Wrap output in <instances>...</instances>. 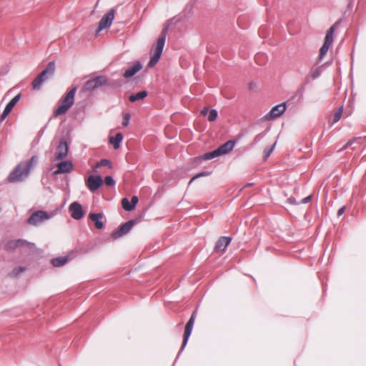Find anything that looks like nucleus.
<instances>
[{"instance_id": "nucleus-1", "label": "nucleus", "mask_w": 366, "mask_h": 366, "mask_svg": "<svg viewBox=\"0 0 366 366\" xmlns=\"http://www.w3.org/2000/svg\"><path fill=\"white\" fill-rule=\"evenodd\" d=\"M38 162L39 157L37 155L32 156L27 162L22 161L19 162L9 173L7 181L11 183L24 181Z\"/></svg>"}, {"instance_id": "nucleus-2", "label": "nucleus", "mask_w": 366, "mask_h": 366, "mask_svg": "<svg viewBox=\"0 0 366 366\" xmlns=\"http://www.w3.org/2000/svg\"><path fill=\"white\" fill-rule=\"evenodd\" d=\"M76 90L77 87L74 86L61 98L59 107L53 112L54 117H57L66 114V112L73 106Z\"/></svg>"}, {"instance_id": "nucleus-3", "label": "nucleus", "mask_w": 366, "mask_h": 366, "mask_svg": "<svg viewBox=\"0 0 366 366\" xmlns=\"http://www.w3.org/2000/svg\"><path fill=\"white\" fill-rule=\"evenodd\" d=\"M195 312H196V311H194L192 312V315L190 316L189 320H188V322L186 324L185 329H184V335H183V340H182V346H181V347H180V349H179V350L178 352V354H177V355L176 357V359L174 360L173 366L174 365V364L177 361V359L179 358V357L180 356L181 353L182 352V351L184 350L186 345H187V342H188L189 337H190V335L192 334V329H193L194 324V320H195L194 315H195Z\"/></svg>"}, {"instance_id": "nucleus-4", "label": "nucleus", "mask_w": 366, "mask_h": 366, "mask_svg": "<svg viewBox=\"0 0 366 366\" xmlns=\"http://www.w3.org/2000/svg\"><path fill=\"white\" fill-rule=\"evenodd\" d=\"M165 36L159 35L154 53L151 55L150 59L147 64L148 67H153L159 61L163 52L165 44Z\"/></svg>"}, {"instance_id": "nucleus-5", "label": "nucleus", "mask_w": 366, "mask_h": 366, "mask_svg": "<svg viewBox=\"0 0 366 366\" xmlns=\"http://www.w3.org/2000/svg\"><path fill=\"white\" fill-rule=\"evenodd\" d=\"M54 217L52 212L49 213L44 210H37L31 214V215L27 219L26 222L29 225L39 226L44 220L49 219Z\"/></svg>"}, {"instance_id": "nucleus-6", "label": "nucleus", "mask_w": 366, "mask_h": 366, "mask_svg": "<svg viewBox=\"0 0 366 366\" xmlns=\"http://www.w3.org/2000/svg\"><path fill=\"white\" fill-rule=\"evenodd\" d=\"M136 222V219H130L122 224L117 229L112 232V237L116 239L127 234L134 226Z\"/></svg>"}, {"instance_id": "nucleus-7", "label": "nucleus", "mask_w": 366, "mask_h": 366, "mask_svg": "<svg viewBox=\"0 0 366 366\" xmlns=\"http://www.w3.org/2000/svg\"><path fill=\"white\" fill-rule=\"evenodd\" d=\"M114 12L115 10L112 9L102 17L99 22L98 29L97 30V33L100 32L104 29L109 28L111 26L114 19Z\"/></svg>"}, {"instance_id": "nucleus-8", "label": "nucleus", "mask_w": 366, "mask_h": 366, "mask_svg": "<svg viewBox=\"0 0 366 366\" xmlns=\"http://www.w3.org/2000/svg\"><path fill=\"white\" fill-rule=\"evenodd\" d=\"M69 149V144L66 139L64 137L61 138L55 152L56 159L58 160L64 159L67 156Z\"/></svg>"}, {"instance_id": "nucleus-9", "label": "nucleus", "mask_w": 366, "mask_h": 366, "mask_svg": "<svg viewBox=\"0 0 366 366\" xmlns=\"http://www.w3.org/2000/svg\"><path fill=\"white\" fill-rule=\"evenodd\" d=\"M104 183L100 175H89L86 180V185L92 192L97 191Z\"/></svg>"}, {"instance_id": "nucleus-10", "label": "nucleus", "mask_w": 366, "mask_h": 366, "mask_svg": "<svg viewBox=\"0 0 366 366\" xmlns=\"http://www.w3.org/2000/svg\"><path fill=\"white\" fill-rule=\"evenodd\" d=\"M286 110V103H282L276 105L264 116L267 120L273 119L276 117H280Z\"/></svg>"}, {"instance_id": "nucleus-11", "label": "nucleus", "mask_w": 366, "mask_h": 366, "mask_svg": "<svg viewBox=\"0 0 366 366\" xmlns=\"http://www.w3.org/2000/svg\"><path fill=\"white\" fill-rule=\"evenodd\" d=\"M69 211L71 212V217L76 220L81 219L84 215L82 206L78 202H72L69 205Z\"/></svg>"}, {"instance_id": "nucleus-12", "label": "nucleus", "mask_w": 366, "mask_h": 366, "mask_svg": "<svg viewBox=\"0 0 366 366\" xmlns=\"http://www.w3.org/2000/svg\"><path fill=\"white\" fill-rule=\"evenodd\" d=\"M242 134H239L237 139H230L227 141L223 144L220 145L217 149L219 154V155L227 154L234 149L236 145L238 139L241 137Z\"/></svg>"}, {"instance_id": "nucleus-13", "label": "nucleus", "mask_w": 366, "mask_h": 366, "mask_svg": "<svg viewBox=\"0 0 366 366\" xmlns=\"http://www.w3.org/2000/svg\"><path fill=\"white\" fill-rule=\"evenodd\" d=\"M56 169L54 172V175L70 173L73 170V164L70 161H61L56 165Z\"/></svg>"}, {"instance_id": "nucleus-14", "label": "nucleus", "mask_w": 366, "mask_h": 366, "mask_svg": "<svg viewBox=\"0 0 366 366\" xmlns=\"http://www.w3.org/2000/svg\"><path fill=\"white\" fill-rule=\"evenodd\" d=\"M142 69V64L140 61H135L132 66L125 69L123 76L126 79L133 77L137 72Z\"/></svg>"}, {"instance_id": "nucleus-15", "label": "nucleus", "mask_w": 366, "mask_h": 366, "mask_svg": "<svg viewBox=\"0 0 366 366\" xmlns=\"http://www.w3.org/2000/svg\"><path fill=\"white\" fill-rule=\"evenodd\" d=\"M21 97V94L19 93L14 98H12L5 107L2 114H1V120L6 119V117L10 114L15 105L19 102Z\"/></svg>"}, {"instance_id": "nucleus-16", "label": "nucleus", "mask_w": 366, "mask_h": 366, "mask_svg": "<svg viewBox=\"0 0 366 366\" xmlns=\"http://www.w3.org/2000/svg\"><path fill=\"white\" fill-rule=\"evenodd\" d=\"M219 156L220 155L217 149H216L213 151L206 152L202 155L195 157L194 159V163L196 164H199L202 162V160H210Z\"/></svg>"}, {"instance_id": "nucleus-17", "label": "nucleus", "mask_w": 366, "mask_h": 366, "mask_svg": "<svg viewBox=\"0 0 366 366\" xmlns=\"http://www.w3.org/2000/svg\"><path fill=\"white\" fill-rule=\"evenodd\" d=\"M232 238L229 237H221L215 244L214 251L216 252H224L227 247L230 244Z\"/></svg>"}, {"instance_id": "nucleus-18", "label": "nucleus", "mask_w": 366, "mask_h": 366, "mask_svg": "<svg viewBox=\"0 0 366 366\" xmlns=\"http://www.w3.org/2000/svg\"><path fill=\"white\" fill-rule=\"evenodd\" d=\"M55 61H51L48 63L46 68L42 70V71L39 74V76H41L42 79L45 81L51 76L55 71Z\"/></svg>"}, {"instance_id": "nucleus-19", "label": "nucleus", "mask_w": 366, "mask_h": 366, "mask_svg": "<svg viewBox=\"0 0 366 366\" xmlns=\"http://www.w3.org/2000/svg\"><path fill=\"white\" fill-rule=\"evenodd\" d=\"M89 219L94 222L95 227L98 229H102L104 227V224L102 222V219L103 217L102 213L97 212V213H90L89 214Z\"/></svg>"}, {"instance_id": "nucleus-20", "label": "nucleus", "mask_w": 366, "mask_h": 366, "mask_svg": "<svg viewBox=\"0 0 366 366\" xmlns=\"http://www.w3.org/2000/svg\"><path fill=\"white\" fill-rule=\"evenodd\" d=\"M94 79L95 81V84H97V88H99L100 86H112V84L109 81L107 77L104 75H99L95 77H94ZM113 86H120V84H113Z\"/></svg>"}, {"instance_id": "nucleus-21", "label": "nucleus", "mask_w": 366, "mask_h": 366, "mask_svg": "<svg viewBox=\"0 0 366 366\" xmlns=\"http://www.w3.org/2000/svg\"><path fill=\"white\" fill-rule=\"evenodd\" d=\"M341 20L335 22L327 31L324 43L331 45L333 43L334 39L333 35L336 29L337 25L340 22Z\"/></svg>"}, {"instance_id": "nucleus-22", "label": "nucleus", "mask_w": 366, "mask_h": 366, "mask_svg": "<svg viewBox=\"0 0 366 366\" xmlns=\"http://www.w3.org/2000/svg\"><path fill=\"white\" fill-rule=\"evenodd\" d=\"M123 137V134L121 132H117L114 136L109 137V142L113 145L115 149H117L120 147Z\"/></svg>"}, {"instance_id": "nucleus-23", "label": "nucleus", "mask_w": 366, "mask_h": 366, "mask_svg": "<svg viewBox=\"0 0 366 366\" xmlns=\"http://www.w3.org/2000/svg\"><path fill=\"white\" fill-rule=\"evenodd\" d=\"M148 96V92L146 90L140 91L137 93H133L129 95V100L131 102H135L137 101L143 100Z\"/></svg>"}, {"instance_id": "nucleus-24", "label": "nucleus", "mask_w": 366, "mask_h": 366, "mask_svg": "<svg viewBox=\"0 0 366 366\" xmlns=\"http://www.w3.org/2000/svg\"><path fill=\"white\" fill-rule=\"evenodd\" d=\"M180 21V19L177 16H174L170 19H169L166 24L164 25V27L162 30L160 35L164 34L165 39L167 38V34L169 29L170 25L177 24Z\"/></svg>"}, {"instance_id": "nucleus-25", "label": "nucleus", "mask_w": 366, "mask_h": 366, "mask_svg": "<svg viewBox=\"0 0 366 366\" xmlns=\"http://www.w3.org/2000/svg\"><path fill=\"white\" fill-rule=\"evenodd\" d=\"M69 258L68 256L58 257L51 260L52 265L55 267H59L68 262Z\"/></svg>"}, {"instance_id": "nucleus-26", "label": "nucleus", "mask_w": 366, "mask_h": 366, "mask_svg": "<svg viewBox=\"0 0 366 366\" xmlns=\"http://www.w3.org/2000/svg\"><path fill=\"white\" fill-rule=\"evenodd\" d=\"M96 84H95V81L94 79V78L92 79H90L89 80H87L83 85L82 88H81V91L85 92H92L94 90H95L97 88L96 86Z\"/></svg>"}, {"instance_id": "nucleus-27", "label": "nucleus", "mask_w": 366, "mask_h": 366, "mask_svg": "<svg viewBox=\"0 0 366 366\" xmlns=\"http://www.w3.org/2000/svg\"><path fill=\"white\" fill-rule=\"evenodd\" d=\"M17 244H18V248L24 247H27L30 249H34L36 248V245L34 243L29 242L24 239H18Z\"/></svg>"}, {"instance_id": "nucleus-28", "label": "nucleus", "mask_w": 366, "mask_h": 366, "mask_svg": "<svg viewBox=\"0 0 366 366\" xmlns=\"http://www.w3.org/2000/svg\"><path fill=\"white\" fill-rule=\"evenodd\" d=\"M5 250L9 252H14L18 248L17 239L9 240L5 244Z\"/></svg>"}, {"instance_id": "nucleus-29", "label": "nucleus", "mask_w": 366, "mask_h": 366, "mask_svg": "<svg viewBox=\"0 0 366 366\" xmlns=\"http://www.w3.org/2000/svg\"><path fill=\"white\" fill-rule=\"evenodd\" d=\"M44 81L45 80L42 79L41 76L38 75L32 81L33 89L39 90Z\"/></svg>"}, {"instance_id": "nucleus-30", "label": "nucleus", "mask_w": 366, "mask_h": 366, "mask_svg": "<svg viewBox=\"0 0 366 366\" xmlns=\"http://www.w3.org/2000/svg\"><path fill=\"white\" fill-rule=\"evenodd\" d=\"M104 166H107L109 169L112 168V164L109 159H102L99 162H97V164H96L93 169L94 172H97V169L98 168Z\"/></svg>"}, {"instance_id": "nucleus-31", "label": "nucleus", "mask_w": 366, "mask_h": 366, "mask_svg": "<svg viewBox=\"0 0 366 366\" xmlns=\"http://www.w3.org/2000/svg\"><path fill=\"white\" fill-rule=\"evenodd\" d=\"M122 205L125 211L131 212L134 209V207L131 203V201H129L127 197H124L122 199Z\"/></svg>"}, {"instance_id": "nucleus-32", "label": "nucleus", "mask_w": 366, "mask_h": 366, "mask_svg": "<svg viewBox=\"0 0 366 366\" xmlns=\"http://www.w3.org/2000/svg\"><path fill=\"white\" fill-rule=\"evenodd\" d=\"M342 113V106L340 107L334 113L332 117V124L337 122L341 117Z\"/></svg>"}, {"instance_id": "nucleus-33", "label": "nucleus", "mask_w": 366, "mask_h": 366, "mask_svg": "<svg viewBox=\"0 0 366 366\" xmlns=\"http://www.w3.org/2000/svg\"><path fill=\"white\" fill-rule=\"evenodd\" d=\"M276 143H274L270 147H266L263 151V157L264 159H267L273 152L275 147Z\"/></svg>"}, {"instance_id": "nucleus-34", "label": "nucleus", "mask_w": 366, "mask_h": 366, "mask_svg": "<svg viewBox=\"0 0 366 366\" xmlns=\"http://www.w3.org/2000/svg\"><path fill=\"white\" fill-rule=\"evenodd\" d=\"M330 44H327L325 43L323 44V45L321 46L320 49V59H322L325 55L327 53L328 50H329V48H330Z\"/></svg>"}, {"instance_id": "nucleus-35", "label": "nucleus", "mask_w": 366, "mask_h": 366, "mask_svg": "<svg viewBox=\"0 0 366 366\" xmlns=\"http://www.w3.org/2000/svg\"><path fill=\"white\" fill-rule=\"evenodd\" d=\"M25 270H26V268L24 267H22V266H19V267H15L12 270V272L11 273V275L14 276V277H18L21 273H23Z\"/></svg>"}, {"instance_id": "nucleus-36", "label": "nucleus", "mask_w": 366, "mask_h": 366, "mask_svg": "<svg viewBox=\"0 0 366 366\" xmlns=\"http://www.w3.org/2000/svg\"><path fill=\"white\" fill-rule=\"evenodd\" d=\"M217 116H218V112H217V109H212L209 112V114H208V117L207 118H208V120L209 122H214V120L217 119Z\"/></svg>"}, {"instance_id": "nucleus-37", "label": "nucleus", "mask_w": 366, "mask_h": 366, "mask_svg": "<svg viewBox=\"0 0 366 366\" xmlns=\"http://www.w3.org/2000/svg\"><path fill=\"white\" fill-rule=\"evenodd\" d=\"M104 182L106 184V185L109 187H114L116 184L114 179L110 175L106 176L104 177Z\"/></svg>"}, {"instance_id": "nucleus-38", "label": "nucleus", "mask_w": 366, "mask_h": 366, "mask_svg": "<svg viewBox=\"0 0 366 366\" xmlns=\"http://www.w3.org/2000/svg\"><path fill=\"white\" fill-rule=\"evenodd\" d=\"M266 132H267V131H264V132L257 134L252 141V144L255 145V144H258L264 137Z\"/></svg>"}, {"instance_id": "nucleus-39", "label": "nucleus", "mask_w": 366, "mask_h": 366, "mask_svg": "<svg viewBox=\"0 0 366 366\" xmlns=\"http://www.w3.org/2000/svg\"><path fill=\"white\" fill-rule=\"evenodd\" d=\"M212 174L211 172H208V171H204V172H200L197 174H196L192 178V180H195L199 177H208L209 176L210 174Z\"/></svg>"}, {"instance_id": "nucleus-40", "label": "nucleus", "mask_w": 366, "mask_h": 366, "mask_svg": "<svg viewBox=\"0 0 366 366\" xmlns=\"http://www.w3.org/2000/svg\"><path fill=\"white\" fill-rule=\"evenodd\" d=\"M131 115L129 112L124 113L123 115L122 125L123 127H127L129 124Z\"/></svg>"}, {"instance_id": "nucleus-41", "label": "nucleus", "mask_w": 366, "mask_h": 366, "mask_svg": "<svg viewBox=\"0 0 366 366\" xmlns=\"http://www.w3.org/2000/svg\"><path fill=\"white\" fill-rule=\"evenodd\" d=\"M320 75H321V70H320V67L312 69L311 76L313 79L318 78Z\"/></svg>"}, {"instance_id": "nucleus-42", "label": "nucleus", "mask_w": 366, "mask_h": 366, "mask_svg": "<svg viewBox=\"0 0 366 366\" xmlns=\"http://www.w3.org/2000/svg\"><path fill=\"white\" fill-rule=\"evenodd\" d=\"M287 202L292 205H297L299 203L297 202L296 199L291 196L287 199Z\"/></svg>"}, {"instance_id": "nucleus-43", "label": "nucleus", "mask_w": 366, "mask_h": 366, "mask_svg": "<svg viewBox=\"0 0 366 366\" xmlns=\"http://www.w3.org/2000/svg\"><path fill=\"white\" fill-rule=\"evenodd\" d=\"M130 201H131V203L132 204L133 207L135 208L136 205L137 204V203L139 202V198L137 196L134 195V196H132Z\"/></svg>"}, {"instance_id": "nucleus-44", "label": "nucleus", "mask_w": 366, "mask_h": 366, "mask_svg": "<svg viewBox=\"0 0 366 366\" xmlns=\"http://www.w3.org/2000/svg\"><path fill=\"white\" fill-rule=\"evenodd\" d=\"M356 142V139H352L350 140H349L345 144V146L343 147V149H345L347 148H348L349 147L352 146L355 142Z\"/></svg>"}, {"instance_id": "nucleus-45", "label": "nucleus", "mask_w": 366, "mask_h": 366, "mask_svg": "<svg viewBox=\"0 0 366 366\" xmlns=\"http://www.w3.org/2000/svg\"><path fill=\"white\" fill-rule=\"evenodd\" d=\"M40 139H41L40 136H36V137L34 139V140L32 141V142H31V146H32L33 147H34L35 146H36V145L39 143Z\"/></svg>"}, {"instance_id": "nucleus-46", "label": "nucleus", "mask_w": 366, "mask_h": 366, "mask_svg": "<svg viewBox=\"0 0 366 366\" xmlns=\"http://www.w3.org/2000/svg\"><path fill=\"white\" fill-rule=\"evenodd\" d=\"M49 122H48L44 125V127H43L40 129V131L39 132V133H38L37 136H40V138H41V137H42V135L44 134V132H45V130H46V127H47V126H48V124H49Z\"/></svg>"}, {"instance_id": "nucleus-47", "label": "nucleus", "mask_w": 366, "mask_h": 366, "mask_svg": "<svg viewBox=\"0 0 366 366\" xmlns=\"http://www.w3.org/2000/svg\"><path fill=\"white\" fill-rule=\"evenodd\" d=\"M312 199V196L311 195H309L305 198H303L302 200H301V204H307L309 202H310Z\"/></svg>"}, {"instance_id": "nucleus-48", "label": "nucleus", "mask_w": 366, "mask_h": 366, "mask_svg": "<svg viewBox=\"0 0 366 366\" xmlns=\"http://www.w3.org/2000/svg\"><path fill=\"white\" fill-rule=\"evenodd\" d=\"M345 207H342L341 208H340L337 211V217H340L344 212H345Z\"/></svg>"}, {"instance_id": "nucleus-49", "label": "nucleus", "mask_w": 366, "mask_h": 366, "mask_svg": "<svg viewBox=\"0 0 366 366\" xmlns=\"http://www.w3.org/2000/svg\"><path fill=\"white\" fill-rule=\"evenodd\" d=\"M304 90H305V88H304V86H302L298 90H297V93L300 94V97L302 96L303 93H304Z\"/></svg>"}, {"instance_id": "nucleus-50", "label": "nucleus", "mask_w": 366, "mask_h": 366, "mask_svg": "<svg viewBox=\"0 0 366 366\" xmlns=\"http://www.w3.org/2000/svg\"><path fill=\"white\" fill-rule=\"evenodd\" d=\"M264 56L263 54H257L255 56V59L257 61L258 58H259L260 56Z\"/></svg>"}, {"instance_id": "nucleus-51", "label": "nucleus", "mask_w": 366, "mask_h": 366, "mask_svg": "<svg viewBox=\"0 0 366 366\" xmlns=\"http://www.w3.org/2000/svg\"><path fill=\"white\" fill-rule=\"evenodd\" d=\"M253 184L252 183H248L245 185V187H250L252 186Z\"/></svg>"}, {"instance_id": "nucleus-52", "label": "nucleus", "mask_w": 366, "mask_h": 366, "mask_svg": "<svg viewBox=\"0 0 366 366\" xmlns=\"http://www.w3.org/2000/svg\"><path fill=\"white\" fill-rule=\"evenodd\" d=\"M194 180H192V179H191L189 180V185H190L192 183H193V182H194Z\"/></svg>"}, {"instance_id": "nucleus-53", "label": "nucleus", "mask_w": 366, "mask_h": 366, "mask_svg": "<svg viewBox=\"0 0 366 366\" xmlns=\"http://www.w3.org/2000/svg\"><path fill=\"white\" fill-rule=\"evenodd\" d=\"M206 112H207L206 109H204V110H202V112H204V113H206Z\"/></svg>"}]
</instances>
